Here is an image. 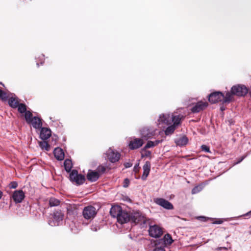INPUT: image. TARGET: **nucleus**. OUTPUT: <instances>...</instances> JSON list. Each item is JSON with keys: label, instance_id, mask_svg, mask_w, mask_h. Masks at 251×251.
<instances>
[{"label": "nucleus", "instance_id": "nucleus-1", "mask_svg": "<svg viewBox=\"0 0 251 251\" xmlns=\"http://www.w3.org/2000/svg\"><path fill=\"white\" fill-rule=\"evenodd\" d=\"M183 118V116L182 115H174L173 114L163 113L159 115L157 124L163 127L164 126L171 125L176 121V120L181 121Z\"/></svg>", "mask_w": 251, "mask_h": 251}, {"label": "nucleus", "instance_id": "nucleus-2", "mask_svg": "<svg viewBox=\"0 0 251 251\" xmlns=\"http://www.w3.org/2000/svg\"><path fill=\"white\" fill-rule=\"evenodd\" d=\"M173 242L174 240L171 235L167 233L163 238L159 239L155 242V247L152 251H166L165 248L170 246Z\"/></svg>", "mask_w": 251, "mask_h": 251}, {"label": "nucleus", "instance_id": "nucleus-3", "mask_svg": "<svg viewBox=\"0 0 251 251\" xmlns=\"http://www.w3.org/2000/svg\"><path fill=\"white\" fill-rule=\"evenodd\" d=\"M25 118L26 122L32 125L35 129H39L42 127V122L41 118L38 117H33L32 114L30 111L26 112Z\"/></svg>", "mask_w": 251, "mask_h": 251}, {"label": "nucleus", "instance_id": "nucleus-4", "mask_svg": "<svg viewBox=\"0 0 251 251\" xmlns=\"http://www.w3.org/2000/svg\"><path fill=\"white\" fill-rule=\"evenodd\" d=\"M63 218L64 213L61 210L55 211L52 214V218L49 220L48 224L52 226H59L62 224Z\"/></svg>", "mask_w": 251, "mask_h": 251}, {"label": "nucleus", "instance_id": "nucleus-5", "mask_svg": "<svg viewBox=\"0 0 251 251\" xmlns=\"http://www.w3.org/2000/svg\"><path fill=\"white\" fill-rule=\"evenodd\" d=\"M70 180L76 185H80L84 183L85 177L84 175L79 174L76 170H73L70 174Z\"/></svg>", "mask_w": 251, "mask_h": 251}, {"label": "nucleus", "instance_id": "nucleus-6", "mask_svg": "<svg viewBox=\"0 0 251 251\" xmlns=\"http://www.w3.org/2000/svg\"><path fill=\"white\" fill-rule=\"evenodd\" d=\"M149 235L154 238H160L163 234V229L157 225H150L148 229Z\"/></svg>", "mask_w": 251, "mask_h": 251}, {"label": "nucleus", "instance_id": "nucleus-7", "mask_svg": "<svg viewBox=\"0 0 251 251\" xmlns=\"http://www.w3.org/2000/svg\"><path fill=\"white\" fill-rule=\"evenodd\" d=\"M97 213L96 208L91 205L87 206L83 208L82 215L85 219L92 220L95 218Z\"/></svg>", "mask_w": 251, "mask_h": 251}, {"label": "nucleus", "instance_id": "nucleus-8", "mask_svg": "<svg viewBox=\"0 0 251 251\" xmlns=\"http://www.w3.org/2000/svg\"><path fill=\"white\" fill-rule=\"evenodd\" d=\"M231 92L233 95L243 97L248 93V90L245 85L238 84L232 87Z\"/></svg>", "mask_w": 251, "mask_h": 251}, {"label": "nucleus", "instance_id": "nucleus-9", "mask_svg": "<svg viewBox=\"0 0 251 251\" xmlns=\"http://www.w3.org/2000/svg\"><path fill=\"white\" fill-rule=\"evenodd\" d=\"M155 134V129L150 127H144L140 130L141 137L146 140L151 139Z\"/></svg>", "mask_w": 251, "mask_h": 251}, {"label": "nucleus", "instance_id": "nucleus-10", "mask_svg": "<svg viewBox=\"0 0 251 251\" xmlns=\"http://www.w3.org/2000/svg\"><path fill=\"white\" fill-rule=\"evenodd\" d=\"M144 144L142 139L133 137L128 143V147L131 150L138 149L141 147Z\"/></svg>", "mask_w": 251, "mask_h": 251}, {"label": "nucleus", "instance_id": "nucleus-11", "mask_svg": "<svg viewBox=\"0 0 251 251\" xmlns=\"http://www.w3.org/2000/svg\"><path fill=\"white\" fill-rule=\"evenodd\" d=\"M154 202L157 205L167 210H172L174 208L173 205L168 201L163 198H156L154 200Z\"/></svg>", "mask_w": 251, "mask_h": 251}, {"label": "nucleus", "instance_id": "nucleus-12", "mask_svg": "<svg viewBox=\"0 0 251 251\" xmlns=\"http://www.w3.org/2000/svg\"><path fill=\"white\" fill-rule=\"evenodd\" d=\"M106 155L108 160L112 163L117 162L120 157V154L111 148H109L107 151Z\"/></svg>", "mask_w": 251, "mask_h": 251}, {"label": "nucleus", "instance_id": "nucleus-13", "mask_svg": "<svg viewBox=\"0 0 251 251\" xmlns=\"http://www.w3.org/2000/svg\"><path fill=\"white\" fill-rule=\"evenodd\" d=\"M224 99V94L221 92H215L210 94L208 97L209 101L212 103L222 101Z\"/></svg>", "mask_w": 251, "mask_h": 251}, {"label": "nucleus", "instance_id": "nucleus-14", "mask_svg": "<svg viewBox=\"0 0 251 251\" xmlns=\"http://www.w3.org/2000/svg\"><path fill=\"white\" fill-rule=\"evenodd\" d=\"M207 106V102L200 101L193 105L191 111L193 113H199L204 109Z\"/></svg>", "mask_w": 251, "mask_h": 251}, {"label": "nucleus", "instance_id": "nucleus-15", "mask_svg": "<svg viewBox=\"0 0 251 251\" xmlns=\"http://www.w3.org/2000/svg\"><path fill=\"white\" fill-rule=\"evenodd\" d=\"M116 218L119 223L123 224L130 221V215L122 210Z\"/></svg>", "mask_w": 251, "mask_h": 251}, {"label": "nucleus", "instance_id": "nucleus-16", "mask_svg": "<svg viewBox=\"0 0 251 251\" xmlns=\"http://www.w3.org/2000/svg\"><path fill=\"white\" fill-rule=\"evenodd\" d=\"M25 197V193L22 190L15 191L12 195L13 200L16 203L21 202Z\"/></svg>", "mask_w": 251, "mask_h": 251}, {"label": "nucleus", "instance_id": "nucleus-17", "mask_svg": "<svg viewBox=\"0 0 251 251\" xmlns=\"http://www.w3.org/2000/svg\"><path fill=\"white\" fill-rule=\"evenodd\" d=\"M181 121L176 120V121L171 125H169L168 127L165 130L166 135H170L173 134L176 129V127L180 124Z\"/></svg>", "mask_w": 251, "mask_h": 251}, {"label": "nucleus", "instance_id": "nucleus-18", "mask_svg": "<svg viewBox=\"0 0 251 251\" xmlns=\"http://www.w3.org/2000/svg\"><path fill=\"white\" fill-rule=\"evenodd\" d=\"M130 221L134 223L135 224L140 222H144V216H142L139 212H135L130 215Z\"/></svg>", "mask_w": 251, "mask_h": 251}, {"label": "nucleus", "instance_id": "nucleus-19", "mask_svg": "<svg viewBox=\"0 0 251 251\" xmlns=\"http://www.w3.org/2000/svg\"><path fill=\"white\" fill-rule=\"evenodd\" d=\"M51 130L49 128L41 127L40 137L42 140H45L50 137L51 134Z\"/></svg>", "mask_w": 251, "mask_h": 251}, {"label": "nucleus", "instance_id": "nucleus-20", "mask_svg": "<svg viewBox=\"0 0 251 251\" xmlns=\"http://www.w3.org/2000/svg\"><path fill=\"white\" fill-rule=\"evenodd\" d=\"M143 174L142 179L144 180L147 179L151 170V163L149 161H146L143 167Z\"/></svg>", "mask_w": 251, "mask_h": 251}, {"label": "nucleus", "instance_id": "nucleus-21", "mask_svg": "<svg viewBox=\"0 0 251 251\" xmlns=\"http://www.w3.org/2000/svg\"><path fill=\"white\" fill-rule=\"evenodd\" d=\"M99 177V173L96 171H89L87 175V179L91 182H95L97 181Z\"/></svg>", "mask_w": 251, "mask_h": 251}, {"label": "nucleus", "instance_id": "nucleus-22", "mask_svg": "<svg viewBox=\"0 0 251 251\" xmlns=\"http://www.w3.org/2000/svg\"><path fill=\"white\" fill-rule=\"evenodd\" d=\"M53 154L56 159L62 160L64 158V153L62 149L56 148L54 150Z\"/></svg>", "mask_w": 251, "mask_h": 251}, {"label": "nucleus", "instance_id": "nucleus-23", "mask_svg": "<svg viewBox=\"0 0 251 251\" xmlns=\"http://www.w3.org/2000/svg\"><path fill=\"white\" fill-rule=\"evenodd\" d=\"M122 210V209L121 206L118 205L113 206L110 209V213L113 217L117 218Z\"/></svg>", "mask_w": 251, "mask_h": 251}, {"label": "nucleus", "instance_id": "nucleus-24", "mask_svg": "<svg viewBox=\"0 0 251 251\" xmlns=\"http://www.w3.org/2000/svg\"><path fill=\"white\" fill-rule=\"evenodd\" d=\"M188 142V139L185 136H181L175 140V143L177 146L181 147L185 146Z\"/></svg>", "mask_w": 251, "mask_h": 251}, {"label": "nucleus", "instance_id": "nucleus-25", "mask_svg": "<svg viewBox=\"0 0 251 251\" xmlns=\"http://www.w3.org/2000/svg\"><path fill=\"white\" fill-rule=\"evenodd\" d=\"M19 103V99L14 95L10 97L8 100V104L11 107L16 108L18 106Z\"/></svg>", "mask_w": 251, "mask_h": 251}, {"label": "nucleus", "instance_id": "nucleus-26", "mask_svg": "<svg viewBox=\"0 0 251 251\" xmlns=\"http://www.w3.org/2000/svg\"><path fill=\"white\" fill-rule=\"evenodd\" d=\"M65 170L67 172H70L73 167L72 161L70 159H66L64 162Z\"/></svg>", "mask_w": 251, "mask_h": 251}, {"label": "nucleus", "instance_id": "nucleus-27", "mask_svg": "<svg viewBox=\"0 0 251 251\" xmlns=\"http://www.w3.org/2000/svg\"><path fill=\"white\" fill-rule=\"evenodd\" d=\"M233 95L231 92H228L226 93L225 96L224 95V99L222 101L225 103L229 102L233 98Z\"/></svg>", "mask_w": 251, "mask_h": 251}, {"label": "nucleus", "instance_id": "nucleus-28", "mask_svg": "<svg viewBox=\"0 0 251 251\" xmlns=\"http://www.w3.org/2000/svg\"><path fill=\"white\" fill-rule=\"evenodd\" d=\"M50 205L52 206H56L59 205L60 201L55 198H51L49 200Z\"/></svg>", "mask_w": 251, "mask_h": 251}, {"label": "nucleus", "instance_id": "nucleus-29", "mask_svg": "<svg viewBox=\"0 0 251 251\" xmlns=\"http://www.w3.org/2000/svg\"><path fill=\"white\" fill-rule=\"evenodd\" d=\"M18 111L21 113H25V115L28 111L26 110V106L25 104L19 103L17 106Z\"/></svg>", "mask_w": 251, "mask_h": 251}, {"label": "nucleus", "instance_id": "nucleus-30", "mask_svg": "<svg viewBox=\"0 0 251 251\" xmlns=\"http://www.w3.org/2000/svg\"><path fill=\"white\" fill-rule=\"evenodd\" d=\"M141 157L144 158L145 157H151V152L147 149L144 150V147L141 149Z\"/></svg>", "mask_w": 251, "mask_h": 251}, {"label": "nucleus", "instance_id": "nucleus-31", "mask_svg": "<svg viewBox=\"0 0 251 251\" xmlns=\"http://www.w3.org/2000/svg\"><path fill=\"white\" fill-rule=\"evenodd\" d=\"M40 146L42 149H45L47 151H49L50 150V146L46 141L40 142Z\"/></svg>", "mask_w": 251, "mask_h": 251}, {"label": "nucleus", "instance_id": "nucleus-32", "mask_svg": "<svg viewBox=\"0 0 251 251\" xmlns=\"http://www.w3.org/2000/svg\"><path fill=\"white\" fill-rule=\"evenodd\" d=\"M202 189V188L201 186H200V185L196 186L193 188V189L192 190L191 193L192 194H197L199 192H200V191H201Z\"/></svg>", "mask_w": 251, "mask_h": 251}, {"label": "nucleus", "instance_id": "nucleus-33", "mask_svg": "<svg viewBox=\"0 0 251 251\" xmlns=\"http://www.w3.org/2000/svg\"><path fill=\"white\" fill-rule=\"evenodd\" d=\"M154 147V145L153 144V141H148L147 144L144 147V150L147 149L151 148H153Z\"/></svg>", "mask_w": 251, "mask_h": 251}, {"label": "nucleus", "instance_id": "nucleus-34", "mask_svg": "<svg viewBox=\"0 0 251 251\" xmlns=\"http://www.w3.org/2000/svg\"><path fill=\"white\" fill-rule=\"evenodd\" d=\"M8 96L7 95V94L2 91L1 94H0V99H1L2 100L6 101L7 100Z\"/></svg>", "mask_w": 251, "mask_h": 251}, {"label": "nucleus", "instance_id": "nucleus-35", "mask_svg": "<svg viewBox=\"0 0 251 251\" xmlns=\"http://www.w3.org/2000/svg\"><path fill=\"white\" fill-rule=\"evenodd\" d=\"M18 186V183L16 181L11 182L9 184V187L10 189H15Z\"/></svg>", "mask_w": 251, "mask_h": 251}, {"label": "nucleus", "instance_id": "nucleus-36", "mask_svg": "<svg viewBox=\"0 0 251 251\" xmlns=\"http://www.w3.org/2000/svg\"><path fill=\"white\" fill-rule=\"evenodd\" d=\"M72 226H70L71 230L74 233H77L78 231V228L75 226V224L73 223Z\"/></svg>", "mask_w": 251, "mask_h": 251}, {"label": "nucleus", "instance_id": "nucleus-37", "mask_svg": "<svg viewBox=\"0 0 251 251\" xmlns=\"http://www.w3.org/2000/svg\"><path fill=\"white\" fill-rule=\"evenodd\" d=\"M201 149L202 151L205 152H210L209 148L205 145H203L201 146Z\"/></svg>", "mask_w": 251, "mask_h": 251}, {"label": "nucleus", "instance_id": "nucleus-38", "mask_svg": "<svg viewBox=\"0 0 251 251\" xmlns=\"http://www.w3.org/2000/svg\"><path fill=\"white\" fill-rule=\"evenodd\" d=\"M100 228V226L96 225H93L91 226V229L93 231H97Z\"/></svg>", "mask_w": 251, "mask_h": 251}, {"label": "nucleus", "instance_id": "nucleus-39", "mask_svg": "<svg viewBox=\"0 0 251 251\" xmlns=\"http://www.w3.org/2000/svg\"><path fill=\"white\" fill-rule=\"evenodd\" d=\"M129 180L127 178H126L124 180V184H123V187H127L129 184Z\"/></svg>", "mask_w": 251, "mask_h": 251}, {"label": "nucleus", "instance_id": "nucleus-40", "mask_svg": "<svg viewBox=\"0 0 251 251\" xmlns=\"http://www.w3.org/2000/svg\"><path fill=\"white\" fill-rule=\"evenodd\" d=\"M139 164H136L134 167L133 171L135 172V173H137L139 171Z\"/></svg>", "mask_w": 251, "mask_h": 251}, {"label": "nucleus", "instance_id": "nucleus-41", "mask_svg": "<svg viewBox=\"0 0 251 251\" xmlns=\"http://www.w3.org/2000/svg\"><path fill=\"white\" fill-rule=\"evenodd\" d=\"M132 165V164L130 162H126L124 164V166L125 168H128L131 167Z\"/></svg>", "mask_w": 251, "mask_h": 251}, {"label": "nucleus", "instance_id": "nucleus-42", "mask_svg": "<svg viewBox=\"0 0 251 251\" xmlns=\"http://www.w3.org/2000/svg\"><path fill=\"white\" fill-rule=\"evenodd\" d=\"M162 142V140H157L154 141H153V144L154 145V147L158 145L159 143H161Z\"/></svg>", "mask_w": 251, "mask_h": 251}, {"label": "nucleus", "instance_id": "nucleus-43", "mask_svg": "<svg viewBox=\"0 0 251 251\" xmlns=\"http://www.w3.org/2000/svg\"><path fill=\"white\" fill-rule=\"evenodd\" d=\"M99 170L101 173H103L105 171V168L103 166H101L99 168Z\"/></svg>", "mask_w": 251, "mask_h": 251}, {"label": "nucleus", "instance_id": "nucleus-44", "mask_svg": "<svg viewBox=\"0 0 251 251\" xmlns=\"http://www.w3.org/2000/svg\"><path fill=\"white\" fill-rule=\"evenodd\" d=\"M222 250H225L226 251H227V248L225 247H218L216 249V250H217V251H221Z\"/></svg>", "mask_w": 251, "mask_h": 251}, {"label": "nucleus", "instance_id": "nucleus-45", "mask_svg": "<svg viewBox=\"0 0 251 251\" xmlns=\"http://www.w3.org/2000/svg\"><path fill=\"white\" fill-rule=\"evenodd\" d=\"M245 157L246 156H242V157L239 158V160L235 163V164H238V163H240L241 162H242L244 160V159L245 158Z\"/></svg>", "mask_w": 251, "mask_h": 251}, {"label": "nucleus", "instance_id": "nucleus-46", "mask_svg": "<svg viewBox=\"0 0 251 251\" xmlns=\"http://www.w3.org/2000/svg\"><path fill=\"white\" fill-rule=\"evenodd\" d=\"M251 215V210L243 215L240 216L239 217H240L242 216H249V215Z\"/></svg>", "mask_w": 251, "mask_h": 251}, {"label": "nucleus", "instance_id": "nucleus-47", "mask_svg": "<svg viewBox=\"0 0 251 251\" xmlns=\"http://www.w3.org/2000/svg\"><path fill=\"white\" fill-rule=\"evenodd\" d=\"M222 221L221 220H218V221H215L213 222V224H221L222 223Z\"/></svg>", "mask_w": 251, "mask_h": 251}, {"label": "nucleus", "instance_id": "nucleus-48", "mask_svg": "<svg viewBox=\"0 0 251 251\" xmlns=\"http://www.w3.org/2000/svg\"><path fill=\"white\" fill-rule=\"evenodd\" d=\"M220 109L221 111H224L225 110V107L224 106H222L220 107Z\"/></svg>", "mask_w": 251, "mask_h": 251}, {"label": "nucleus", "instance_id": "nucleus-49", "mask_svg": "<svg viewBox=\"0 0 251 251\" xmlns=\"http://www.w3.org/2000/svg\"><path fill=\"white\" fill-rule=\"evenodd\" d=\"M200 218H201V219H206V218H205V217H200Z\"/></svg>", "mask_w": 251, "mask_h": 251}, {"label": "nucleus", "instance_id": "nucleus-50", "mask_svg": "<svg viewBox=\"0 0 251 251\" xmlns=\"http://www.w3.org/2000/svg\"><path fill=\"white\" fill-rule=\"evenodd\" d=\"M36 64H37V66H38V67H39V63H36Z\"/></svg>", "mask_w": 251, "mask_h": 251}, {"label": "nucleus", "instance_id": "nucleus-51", "mask_svg": "<svg viewBox=\"0 0 251 251\" xmlns=\"http://www.w3.org/2000/svg\"><path fill=\"white\" fill-rule=\"evenodd\" d=\"M2 90L0 89V94H1Z\"/></svg>", "mask_w": 251, "mask_h": 251}, {"label": "nucleus", "instance_id": "nucleus-52", "mask_svg": "<svg viewBox=\"0 0 251 251\" xmlns=\"http://www.w3.org/2000/svg\"><path fill=\"white\" fill-rule=\"evenodd\" d=\"M43 64V62L41 61V64L42 65Z\"/></svg>", "mask_w": 251, "mask_h": 251}, {"label": "nucleus", "instance_id": "nucleus-53", "mask_svg": "<svg viewBox=\"0 0 251 251\" xmlns=\"http://www.w3.org/2000/svg\"><path fill=\"white\" fill-rule=\"evenodd\" d=\"M42 56L43 57H44V54H42Z\"/></svg>", "mask_w": 251, "mask_h": 251}]
</instances>
